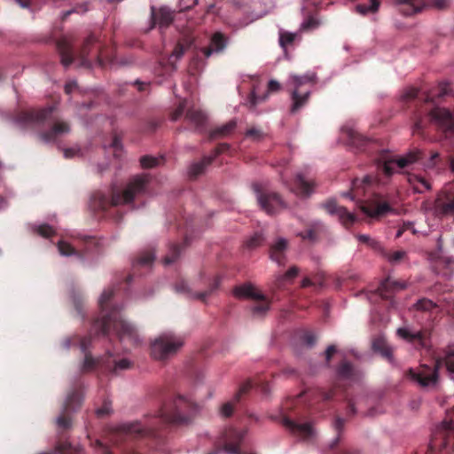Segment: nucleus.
<instances>
[{"instance_id":"nucleus-35","label":"nucleus","mask_w":454,"mask_h":454,"mask_svg":"<svg viewBox=\"0 0 454 454\" xmlns=\"http://www.w3.org/2000/svg\"><path fill=\"white\" fill-rule=\"evenodd\" d=\"M338 380H354L356 377V370L351 363L343 360L336 369Z\"/></svg>"},{"instance_id":"nucleus-38","label":"nucleus","mask_w":454,"mask_h":454,"mask_svg":"<svg viewBox=\"0 0 454 454\" xmlns=\"http://www.w3.org/2000/svg\"><path fill=\"white\" fill-rule=\"evenodd\" d=\"M397 334L401 338H403L410 342L418 340L421 346H424L425 333L422 331L412 333L407 328H398Z\"/></svg>"},{"instance_id":"nucleus-64","label":"nucleus","mask_w":454,"mask_h":454,"mask_svg":"<svg viewBox=\"0 0 454 454\" xmlns=\"http://www.w3.org/2000/svg\"><path fill=\"white\" fill-rule=\"evenodd\" d=\"M280 83L275 80H270L268 82V92H277L280 90Z\"/></svg>"},{"instance_id":"nucleus-21","label":"nucleus","mask_w":454,"mask_h":454,"mask_svg":"<svg viewBox=\"0 0 454 454\" xmlns=\"http://www.w3.org/2000/svg\"><path fill=\"white\" fill-rule=\"evenodd\" d=\"M83 401V386L81 382L74 385L64 404V412L69 413L81 408Z\"/></svg>"},{"instance_id":"nucleus-36","label":"nucleus","mask_w":454,"mask_h":454,"mask_svg":"<svg viewBox=\"0 0 454 454\" xmlns=\"http://www.w3.org/2000/svg\"><path fill=\"white\" fill-rule=\"evenodd\" d=\"M237 127V121L235 119L231 120L227 123L212 129L209 132V139L214 140L222 138L231 135Z\"/></svg>"},{"instance_id":"nucleus-13","label":"nucleus","mask_w":454,"mask_h":454,"mask_svg":"<svg viewBox=\"0 0 454 454\" xmlns=\"http://www.w3.org/2000/svg\"><path fill=\"white\" fill-rule=\"evenodd\" d=\"M233 294L238 298H248L255 301L256 303L252 307L254 315L262 316L270 309V301L251 284L236 286Z\"/></svg>"},{"instance_id":"nucleus-22","label":"nucleus","mask_w":454,"mask_h":454,"mask_svg":"<svg viewBox=\"0 0 454 454\" xmlns=\"http://www.w3.org/2000/svg\"><path fill=\"white\" fill-rule=\"evenodd\" d=\"M359 207L364 214L372 218L380 217L392 209L387 202L380 203L378 199L373 201H362Z\"/></svg>"},{"instance_id":"nucleus-10","label":"nucleus","mask_w":454,"mask_h":454,"mask_svg":"<svg viewBox=\"0 0 454 454\" xmlns=\"http://www.w3.org/2000/svg\"><path fill=\"white\" fill-rule=\"evenodd\" d=\"M184 345V339L172 332H165L152 340L151 356L153 359L166 361L175 356Z\"/></svg>"},{"instance_id":"nucleus-9","label":"nucleus","mask_w":454,"mask_h":454,"mask_svg":"<svg viewBox=\"0 0 454 454\" xmlns=\"http://www.w3.org/2000/svg\"><path fill=\"white\" fill-rule=\"evenodd\" d=\"M426 153L423 150L415 148L401 157L390 156L383 153L377 160V168L382 172L386 177H390L395 172V167L404 168L407 166L418 162L424 159Z\"/></svg>"},{"instance_id":"nucleus-48","label":"nucleus","mask_w":454,"mask_h":454,"mask_svg":"<svg viewBox=\"0 0 454 454\" xmlns=\"http://www.w3.org/2000/svg\"><path fill=\"white\" fill-rule=\"evenodd\" d=\"M263 242V237L260 233H255L254 236H252L250 239H248L245 246L247 249H254L258 247H260Z\"/></svg>"},{"instance_id":"nucleus-47","label":"nucleus","mask_w":454,"mask_h":454,"mask_svg":"<svg viewBox=\"0 0 454 454\" xmlns=\"http://www.w3.org/2000/svg\"><path fill=\"white\" fill-rule=\"evenodd\" d=\"M437 307L436 303L429 299H420L415 304V308L421 311H431Z\"/></svg>"},{"instance_id":"nucleus-14","label":"nucleus","mask_w":454,"mask_h":454,"mask_svg":"<svg viewBox=\"0 0 454 454\" xmlns=\"http://www.w3.org/2000/svg\"><path fill=\"white\" fill-rule=\"evenodd\" d=\"M254 189L257 195V200L261 207L269 215L275 214L286 207L280 196L276 192H263L259 184H254Z\"/></svg>"},{"instance_id":"nucleus-6","label":"nucleus","mask_w":454,"mask_h":454,"mask_svg":"<svg viewBox=\"0 0 454 454\" xmlns=\"http://www.w3.org/2000/svg\"><path fill=\"white\" fill-rule=\"evenodd\" d=\"M301 396L287 400L282 408L280 423L294 436L302 440H309L315 435V429L311 423L303 420V416L298 410Z\"/></svg>"},{"instance_id":"nucleus-46","label":"nucleus","mask_w":454,"mask_h":454,"mask_svg":"<svg viewBox=\"0 0 454 454\" xmlns=\"http://www.w3.org/2000/svg\"><path fill=\"white\" fill-rule=\"evenodd\" d=\"M382 254L391 262L398 263L406 257V252L403 250H398L395 252H385L382 250Z\"/></svg>"},{"instance_id":"nucleus-40","label":"nucleus","mask_w":454,"mask_h":454,"mask_svg":"<svg viewBox=\"0 0 454 454\" xmlns=\"http://www.w3.org/2000/svg\"><path fill=\"white\" fill-rule=\"evenodd\" d=\"M299 273V268L296 266L291 267L284 275L278 277L275 286L278 289L284 288L286 282H291Z\"/></svg>"},{"instance_id":"nucleus-55","label":"nucleus","mask_w":454,"mask_h":454,"mask_svg":"<svg viewBox=\"0 0 454 454\" xmlns=\"http://www.w3.org/2000/svg\"><path fill=\"white\" fill-rule=\"evenodd\" d=\"M246 137L254 141H258L263 137V133L260 129L253 127L247 130Z\"/></svg>"},{"instance_id":"nucleus-20","label":"nucleus","mask_w":454,"mask_h":454,"mask_svg":"<svg viewBox=\"0 0 454 454\" xmlns=\"http://www.w3.org/2000/svg\"><path fill=\"white\" fill-rule=\"evenodd\" d=\"M287 186L298 196L309 197L314 192L317 184L313 180L306 178L303 174L298 173L295 176L294 184H287Z\"/></svg>"},{"instance_id":"nucleus-33","label":"nucleus","mask_w":454,"mask_h":454,"mask_svg":"<svg viewBox=\"0 0 454 454\" xmlns=\"http://www.w3.org/2000/svg\"><path fill=\"white\" fill-rule=\"evenodd\" d=\"M97 38L93 35H90L84 41L79 54L78 58L80 59V66L83 67H91V61L89 59L90 52L91 47L97 43Z\"/></svg>"},{"instance_id":"nucleus-49","label":"nucleus","mask_w":454,"mask_h":454,"mask_svg":"<svg viewBox=\"0 0 454 454\" xmlns=\"http://www.w3.org/2000/svg\"><path fill=\"white\" fill-rule=\"evenodd\" d=\"M344 424H345L344 419L340 418V417L336 418L335 422H334V428L338 432V435L331 443V445H330L331 449H333L338 445V443L340 442V433L344 427Z\"/></svg>"},{"instance_id":"nucleus-30","label":"nucleus","mask_w":454,"mask_h":454,"mask_svg":"<svg viewBox=\"0 0 454 454\" xmlns=\"http://www.w3.org/2000/svg\"><path fill=\"white\" fill-rule=\"evenodd\" d=\"M152 26L151 28L154 27L156 24L160 27H168L174 20L173 13L167 8H160L157 12L152 8Z\"/></svg>"},{"instance_id":"nucleus-34","label":"nucleus","mask_w":454,"mask_h":454,"mask_svg":"<svg viewBox=\"0 0 454 454\" xmlns=\"http://www.w3.org/2000/svg\"><path fill=\"white\" fill-rule=\"evenodd\" d=\"M408 183L417 193H423L431 190L430 182L420 175L409 174L407 177Z\"/></svg>"},{"instance_id":"nucleus-41","label":"nucleus","mask_w":454,"mask_h":454,"mask_svg":"<svg viewBox=\"0 0 454 454\" xmlns=\"http://www.w3.org/2000/svg\"><path fill=\"white\" fill-rule=\"evenodd\" d=\"M183 246V244L178 243L170 244L168 254L164 257L163 263L169 265L176 262L180 255Z\"/></svg>"},{"instance_id":"nucleus-44","label":"nucleus","mask_w":454,"mask_h":454,"mask_svg":"<svg viewBox=\"0 0 454 454\" xmlns=\"http://www.w3.org/2000/svg\"><path fill=\"white\" fill-rule=\"evenodd\" d=\"M221 283V278L219 276H216L213 282L210 284L207 290L204 292H200L195 294V297L202 301H205L206 299L212 294L214 291H215Z\"/></svg>"},{"instance_id":"nucleus-19","label":"nucleus","mask_w":454,"mask_h":454,"mask_svg":"<svg viewBox=\"0 0 454 454\" xmlns=\"http://www.w3.org/2000/svg\"><path fill=\"white\" fill-rule=\"evenodd\" d=\"M322 207L330 214L337 215L340 223L348 227L356 221V216L348 212L345 207L338 206L334 200H328Z\"/></svg>"},{"instance_id":"nucleus-11","label":"nucleus","mask_w":454,"mask_h":454,"mask_svg":"<svg viewBox=\"0 0 454 454\" xmlns=\"http://www.w3.org/2000/svg\"><path fill=\"white\" fill-rule=\"evenodd\" d=\"M55 107L52 106L42 109L20 111L15 115V122L22 129H34L44 126L53 121L52 114Z\"/></svg>"},{"instance_id":"nucleus-27","label":"nucleus","mask_w":454,"mask_h":454,"mask_svg":"<svg viewBox=\"0 0 454 454\" xmlns=\"http://www.w3.org/2000/svg\"><path fill=\"white\" fill-rule=\"evenodd\" d=\"M253 387V383L250 380H247L244 382L239 391L236 393V395L233 397V400L231 402H227L222 405L221 408V414L222 416L228 418L231 416L233 411H234V405L236 403H239L241 399V396L250 391V389Z\"/></svg>"},{"instance_id":"nucleus-32","label":"nucleus","mask_w":454,"mask_h":454,"mask_svg":"<svg viewBox=\"0 0 454 454\" xmlns=\"http://www.w3.org/2000/svg\"><path fill=\"white\" fill-rule=\"evenodd\" d=\"M372 348L374 352L380 354L381 356L387 361H393V350L382 335H378L373 338Z\"/></svg>"},{"instance_id":"nucleus-17","label":"nucleus","mask_w":454,"mask_h":454,"mask_svg":"<svg viewBox=\"0 0 454 454\" xmlns=\"http://www.w3.org/2000/svg\"><path fill=\"white\" fill-rule=\"evenodd\" d=\"M380 182L377 176L366 175L363 178H355L352 181L351 191L343 193V196L350 197L352 200L360 199L370 192L371 189Z\"/></svg>"},{"instance_id":"nucleus-5","label":"nucleus","mask_w":454,"mask_h":454,"mask_svg":"<svg viewBox=\"0 0 454 454\" xmlns=\"http://www.w3.org/2000/svg\"><path fill=\"white\" fill-rule=\"evenodd\" d=\"M91 341L90 336H85L79 340V345L82 353H84V361L82 364L83 372H90L96 366H98L102 373H111L117 375L120 372L128 370L131 367V362L127 358H118L111 352L98 359H94L90 352L89 346Z\"/></svg>"},{"instance_id":"nucleus-29","label":"nucleus","mask_w":454,"mask_h":454,"mask_svg":"<svg viewBox=\"0 0 454 454\" xmlns=\"http://www.w3.org/2000/svg\"><path fill=\"white\" fill-rule=\"evenodd\" d=\"M287 247L288 241L286 239H278V240L270 247V259L279 265H284L286 262V251Z\"/></svg>"},{"instance_id":"nucleus-31","label":"nucleus","mask_w":454,"mask_h":454,"mask_svg":"<svg viewBox=\"0 0 454 454\" xmlns=\"http://www.w3.org/2000/svg\"><path fill=\"white\" fill-rule=\"evenodd\" d=\"M57 49L61 58V64L68 67L74 61L72 44L67 38H61L57 42Z\"/></svg>"},{"instance_id":"nucleus-42","label":"nucleus","mask_w":454,"mask_h":454,"mask_svg":"<svg viewBox=\"0 0 454 454\" xmlns=\"http://www.w3.org/2000/svg\"><path fill=\"white\" fill-rule=\"evenodd\" d=\"M380 6V0H370V4H357L356 6V12L361 15L368 13H376Z\"/></svg>"},{"instance_id":"nucleus-43","label":"nucleus","mask_w":454,"mask_h":454,"mask_svg":"<svg viewBox=\"0 0 454 454\" xmlns=\"http://www.w3.org/2000/svg\"><path fill=\"white\" fill-rule=\"evenodd\" d=\"M155 258L154 253L152 251H146L141 254L134 262V267L136 266H151Z\"/></svg>"},{"instance_id":"nucleus-45","label":"nucleus","mask_w":454,"mask_h":454,"mask_svg":"<svg viewBox=\"0 0 454 454\" xmlns=\"http://www.w3.org/2000/svg\"><path fill=\"white\" fill-rule=\"evenodd\" d=\"M296 38V34L280 31L279 32V45L281 48L286 50L287 47L292 45Z\"/></svg>"},{"instance_id":"nucleus-23","label":"nucleus","mask_w":454,"mask_h":454,"mask_svg":"<svg viewBox=\"0 0 454 454\" xmlns=\"http://www.w3.org/2000/svg\"><path fill=\"white\" fill-rule=\"evenodd\" d=\"M228 44V37L222 32H215L210 38V44L208 47H203L201 52L205 58H209L213 53H222Z\"/></svg>"},{"instance_id":"nucleus-59","label":"nucleus","mask_w":454,"mask_h":454,"mask_svg":"<svg viewBox=\"0 0 454 454\" xmlns=\"http://www.w3.org/2000/svg\"><path fill=\"white\" fill-rule=\"evenodd\" d=\"M441 160L440 154L437 152H432L430 158L425 163L427 168H434Z\"/></svg>"},{"instance_id":"nucleus-57","label":"nucleus","mask_w":454,"mask_h":454,"mask_svg":"<svg viewBox=\"0 0 454 454\" xmlns=\"http://www.w3.org/2000/svg\"><path fill=\"white\" fill-rule=\"evenodd\" d=\"M57 424L63 429H68L71 427V419L68 415L63 414L58 418Z\"/></svg>"},{"instance_id":"nucleus-1","label":"nucleus","mask_w":454,"mask_h":454,"mask_svg":"<svg viewBox=\"0 0 454 454\" xmlns=\"http://www.w3.org/2000/svg\"><path fill=\"white\" fill-rule=\"evenodd\" d=\"M198 406L183 395H176L164 403L158 413L145 424L136 421L122 427L123 432L135 439H160V429L165 426H186L197 413Z\"/></svg>"},{"instance_id":"nucleus-12","label":"nucleus","mask_w":454,"mask_h":454,"mask_svg":"<svg viewBox=\"0 0 454 454\" xmlns=\"http://www.w3.org/2000/svg\"><path fill=\"white\" fill-rule=\"evenodd\" d=\"M394 6L404 16H411L433 7L445 10L450 6V0H392Z\"/></svg>"},{"instance_id":"nucleus-18","label":"nucleus","mask_w":454,"mask_h":454,"mask_svg":"<svg viewBox=\"0 0 454 454\" xmlns=\"http://www.w3.org/2000/svg\"><path fill=\"white\" fill-rule=\"evenodd\" d=\"M405 286L406 285L404 282L393 280L390 278H387L380 283L377 292L381 299L389 301L390 307L394 308L395 306V302L393 300L394 294L404 289Z\"/></svg>"},{"instance_id":"nucleus-54","label":"nucleus","mask_w":454,"mask_h":454,"mask_svg":"<svg viewBox=\"0 0 454 454\" xmlns=\"http://www.w3.org/2000/svg\"><path fill=\"white\" fill-rule=\"evenodd\" d=\"M315 395L322 401H329L335 395V388L330 390L317 389Z\"/></svg>"},{"instance_id":"nucleus-26","label":"nucleus","mask_w":454,"mask_h":454,"mask_svg":"<svg viewBox=\"0 0 454 454\" xmlns=\"http://www.w3.org/2000/svg\"><path fill=\"white\" fill-rule=\"evenodd\" d=\"M347 138L351 146L361 152L369 151L373 145V142L371 139L364 137L354 129L347 130Z\"/></svg>"},{"instance_id":"nucleus-25","label":"nucleus","mask_w":454,"mask_h":454,"mask_svg":"<svg viewBox=\"0 0 454 454\" xmlns=\"http://www.w3.org/2000/svg\"><path fill=\"white\" fill-rule=\"evenodd\" d=\"M434 211L438 216H454V195L446 194L434 202Z\"/></svg>"},{"instance_id":"nucleus-37","label":"nucleus","mask_w":454,"mask_h":454,"mask_svg":"<svg viewBox=\"0 0 454 454\" xmlns=\"http://www.w3.org/2000/svg\"><path fill=\"white\" fill-rule=\"evenodd\" d=\"M325 231V225L320 222H317L311 224V226L305 231L298 234L304 240L310 242H316L318 239L319 234Z\"/></svg>"},{"instance_id":"nucleus-52","label":"nucleus","mask_w":454,"mask_h":454,"mask_svg":"<svg viewBox=\"0 0 454 454\" xmlns=\"http://www.w3.org/2000/svg\"><path fill=\"white\" fill-rule=\"evenodd\" d=\"M320 21L313 16L308 17V19L302 23L301 29L305 31H310L319 27Z\"/></svg>"},{"instance_id":"nucleus-4","label":"nucleus","mask_w":454,"mask_h":454,"mask_svg":"<svg viewBox=\"0 0 454 454\" xmlns=\"http://www.w3.org/2000/svg\"><path fill=\"white\" fill-rule=\"evenodd\" d=\"M445 366L447 372L454 379V345L448 346L442 352V356L435 359L434 365H420L417 369H410L407 377L416 382L420 387H434L439 379V370Z\"/></svg>"},{"instance_id":"nucleus-56","label":"nucleus","mask_w":454,"mask_h":454,"mask_svg":"<svg viewBox=\"0 0 454 454\" xmlns=\"http://www.w3.org/2000/svg\"><path fill=\"white\" fill-rule=\"evenodd\" d=\"M267 98V94L262 98L257 97L254 91H252L247 98V104L250 108H254L259 102L264 101Z\"/></svg>"},{"instance_id":"nucleus-62","label":"nucleus","mask_w":454,"mask_h":454,"mask_svg":"<svg viewBox=\"0 0 454 454\" xmlns=\"http://www.w3.org/2000/svg\"><path fill=\"white\" fill-rule=\"evenodd\" d=\"M197 4V0H180L179 5L181 11H186L193 7Z\"/></svg>"},{"instance_id":"nucleus-53","label":"nucleus","mask_w":454,"mask_h":454,"mask_svg":"<svg viewBox=\"0 0 454 454\" xmlns=\"http://www.w3.org/2000/svg\"><path fill=\"white\" fill-rule=\"evenodd\" d=\"M35 231L43 238H50L55 234V231L49 224H42L37 226Z\"/></svg>"},{"instance_id":"nucleus-7","label":"nucleus","mask_w":454,"mask_h":454,"mask_svg":"<svg viewBox=\"0 0 454 454\" xmlns=\"http://www.w3.org/2000/svg\"><path fill=\"white\" fill-rule=\"evenodd\" d=\"M429 121L446 136H454V114L445 107H434L428 113L417 112L413 116L412 132L422 135Z\"/></svg>"},{"instance_id":"nucleus-39","label":"nucleus","mask_w":454,"mask_h":454,"mask_svg":"<svg viewBox=\"0 0 454 454\" xmlns=\"http://www.w3.org/2000/svg\"><path fill=\"white\" fill-rule=\"evenodd\" d=\"M192 44V40L189 37L183 38L179 40L176 45L174 48V51L169 58V61H171L172 58H176V59H180L184 52L191 47Z\"/></svg>"},{"instance_id":"nucleus-8","label":"nucleus","mask_w":454,"mask_h":454,"mask_svg":"<svg viewBox=\"0 0 454 454\" xmlns=\"http://www.w3.org/2000/svg\"><path fill=\"white\" fill-rule=\"evenodd\" d=\"M315 83V74H294L290 76L288 85L291 87V98L293 101L291 113L294 114L307 105L310 96V87Z\"/></svg>"},{"instance_id":"nucleus-28","label":"nucleus","mask_w":454,"mask_h":454,"mask_svg":"<svg viewBox=\"0 0 454 454\" xmlns=\"http://www.w3.org/2000/svg\"><path fill=\"white\" fill-rule=\"evenodd\" d=\"M185 120L192 125L198 132H204L206 129L207 116L200 109L191 107L185 114Z\"/></svg>"},{"instance_id":"nucleus-16","label":"nucleus","mask_w":454,"mask_h":454,"mask_svg":"<svg viewBox=\"0 0 454 454\" xmlns=\"http://www.w3.org/2000/svg\"><path fill=\"white\" fill-rule=\"evenodd\" d=\"M230 148L231 145L229 144L221 143L215 148L211 155L204 156L200 161H196L191 164L188 169L190 178L195 179L203 174L205 168L209 166L218 155L228 152Z\"/></svg>"},{"instance_id":"nucleus-58","label":"nucleus","mask_w":454,"mask_h":454,"mask_svg":"<svg viewBox=\"0 0 454 454\" xmlns=\"http://www.w3.org/2000/svg\"><path fill=\"white\" fill-rule=\"evenodd\" d=\"M419 95V90L416 88H409L405 90L403 95V99L404 101H411L415 99Z\"/></svg>"},{"instance_id":"nucleus-61","label":"nucleus","mask_w":454,"mask_h":454,"mask_svg":"<svg viewBox=\"0 0 454 454\" xmlns=\"http://www.w3.org/2000/svg\"><path fill=\"white\" fill-rule=\"evenodd\" d=\"M302 340L308 345V346H313L317 340V337L315 334L311 332H305L302 335Z\"/></svg>"},{"instance_id":"nucleus-2","label":"nucleus","mask_w":454,"mask_h":454,"mask_svg":"<svg viewBox=\"0 0 454 454\" xmlns=\"http://www.w3.org/2000/svg\"><path fill=\"white\" fill-rule=\"evenodd\" d=\"M114 294V289H107L102 293L98 304L103 315L102 317L94 320L92 331L98 335H106L113 330L121 340H127L130 344L137 345L139 342L137 332L133 325L121 318V308L114 307L107 310L108 302Z\"/></svg>"},{"instance_id":"nucleus-24","label":"nucleus","mask_w":454,"mask_h":454,"mask_svg":"<svg viewBox=\"0 0 454 454\" xmlns=\"http://www.w3.org/2000/svg\"><path fill=\"white\" fill-rule=\"evenodd\" d=\"M70 131L69 124L67 121H56L49 130L43 131L39 137L45 143L54 142L59 137L67 134Z\"/></svg>"},{"instance_id":"nucleus-60","label":"nucleus","mask_w":454,"mask_h":454,"mask_svg":"<svg viewBox=\"0 0 454 454\" xmlns=\"http://www.w3.org/2000/svg\"><path fill=\"white\" fill-rule=\"evenodd\" d=\"M184 110H185V101H182L179 103L176 109L172 113L171 120L174 121L178 120L183 115Z\"/></svg>"},{"instance_id":"nucleus-15","label":"nucleus","mask_w":454,"mask_h":454,"mask_svg":"<svg viewBox=\"0 0 454 454\" xmlns=\"http://www.w3.org/2000/svg\"><path fill=\"white\" fill-rule=\"evenodd\" d=\"M84 247L82 250H77L69 243L59 240L58 242V249L61 255L70 256L76 255L77 257L82 259L86 254L94 252L97 250L98 246V240L94 237H84L83 239Z\"/></svg>"},{"instance_id":"nucleus-50","label":"nucleus","mask_w":454,"mask_h":454,"mask_svg":"<svg viewBox=\"0 0 454 454\" xmlns=\"http://www.w3.org/2000/svg\"><path fill=\"white\" fill-rule=\"evenodd\" d=\"M159 162V159L149 155H145L140 158V164L144 168H151L156 167Z\"/></svg>"},{"instance_id":"nucleus-63","label":"nucleus","mask_w":454,"mask_h":454,"mask_svg":"<svg viewBox=\"0 0 454 454\" xmlns=\"http://www.w3.org/2000/svg\"><path fill=\"white\" fill-rule=\"evenodd\" d=\"M356 413V403L352 399L348 400L346 414L348 417H353Z\"/></svg>"},{"instance_id":"nucleus-3","label":"nucleus","mask_w":454,"mask_h":454,"mask_svg":"<svg viewBox=\"0 0 454 454\" xmlns=\"http://www.w3.org/2000/svg\"><path fill=\"white\" fill-rule=\"evenodd\" d=\"M149 182V175H137L130 179L122 192L113 187L110 198L104 192L97 191L90 198V207L94 211L106 212L111 207L129 204L135 198L146 192Z\"/></svg>"},{"instance_id":"nucleus-51","label":"nucleus","mask_w":454,"mask_h":454,"mask_svg":"<svg viewBox=\"0 0 454 454\" xmlns=\"http://www.w3.org/2000/svg\"><path fill=\"white\" fill-rule=\"evenodd\" d=\"M357 238H358L359 241L365 243L372 248H373L375 250H382L380 244L377 240L372 239L370 236L361 234V235H358Z\"/></svg>"}]
</instances>
